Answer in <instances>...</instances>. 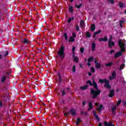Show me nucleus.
I'll use <instances>...</instances> for the list:
<instances>
[{"label": "nucleus", "instance_id": "1", "mask_svg": "<svg viewBox=\"0 0 126 126\" xmlns=\"http://www.w3.org/2000/svg\"><path fill=\"white\" fill-rule=\"evenodd\" d=\"M86 83L87 84H89L90 86H94V89L91 88V93L93 94L92 98L96 99L101 94V90H98V85H97L95 80L93 81V83L90 80H88L86 82Z\"/></svg>", "mask_w": 126, "mask_h": 126}, {"label": "nucleus", "instance_id": "2", "mask_svg": "<svg viewBox=\"0 0 126 126\" xmlns=\"http://www.w3.org/2000/svg\"><path fill=\"white\" fill-rule=\"evenodd\" d=\"M118 44L121 50V51L118 52L114 55V57L115 58V59H117L119 57H122V56L123 55V53H122V52L124 53V52L126 51V44L122 42V39L119 40Z\"/></svg>", "mask_w": 126, "mask_h": 126}, {"label": "nucleus", "instance_id": "3", "mask_svg": "<svg viewBox=\"0 0 126 126\" xmlns=\"http://www.w3.org/2000/svg\"><path fill=\"white\" fill-rule=\"evenodd\" d=\"M60 58L61 61H63L65 57V53L64 52V47L62 45L61 48L58 50L57 58Z\"/></svg>", "mask_w": 126, "mask_h": 126}, {"label": "nucleus", "instance_id": "4", "mask_svg": "<svg viewBox=\"0 0 126 126\" xmlns=\"http://www.w3.org/2000/svg\"><path fill=\"white\" fill-rule=\"evenodd\" d=\"M1 100H0V108H2V107H6L8 97L7 96L3 95L1 96Z\"/></svg>", "mask_w": 126, "mask_h": 126}, {"label": "nucleus", "instance_id": "5", "mask_svg": "<svg viewBox=\"0 0 126 126\" xmlns=\"http://www.w3.org/2000/svg\"><path fill=\"white\" fill-rule=\"evenodd\" d=\"M115 96V90L112 89L109 91V94H108V97L112 98Z\"/></svg>", "mask_w": 126, "mask_h": 126}, {"label": "nucleus", "instance_id": "6", "mask_svg": "<svg viewBox=\"0 0 126 126\" xmlns=\"http://www.w3.org/2000/svg\"><path fill=\"white\" fill-rule=\"evenodd\" d=\"M112 77H109V79L110 80H113V79H115L116 78V76L117 75V73H116V71H113L111 74Z\"/></svg>", "mask_w": 126, "mask_h": 126}, {"label": "nucleus", "instance_id": "7", "mask_svg": "<svg viewBox=\"0 0 126 126\" xmlns=\"http://www.w3.org/2000/svg\"><path fill=\"white\" fill-rule=\"evenodd\" d=\"M22 42L23 44H26V45L28 44H30L31 42L28 39H27V38H25L22 40Z\"/></svg>", "mask_w": 126, "mask_h": 126}, {"label": "nucleus", "instance_id": "8", "mask_svg": "<svg viewBox=\"0 0 126 126\" xmlns=\"http://www.w3.org/2000/svg\"><path fill=\"white\" fill-rule=\"evenodd\" d=\"M103 104H100L97 108H96V110L98 111V113H102V110H103Z\"/></svg>", "mask_w": 126, "mask_h": 126}, {"label": "nucleus", "instance_id": "9", "mask_svg": "<svg viewBox=\"0 0 126 126\" xmlns=\"http://www.w3.org/2000/svg\"><path fill=\"white\" fill-rule=\"evenodd\" d=\"M108 46L110 49H112L113 47H115V42L114 41L108 42Z\"/></svg>", "mask_w": 126, "mask_h": 126}, {"label": "nucleus", "instance_id": "10", "mask_svg": "<svg viewBox=\"0 0 126 126\" xmlns=\"http://www.w3.org/2000/svg\"><path fill=\"white\" fill-rule=\"evenodd\" d=\"M98 41H99V42H107L108 37L107 36H105L104 38H99Z\"/></svg>", "mask_w": 126, "mask_h": 126}, {"label": "nucleus", "instance_id": "11", "mask_svg": "<svg viewBox=\"0 0 126 126\" xmlns=\"http://www.w3.org/2000/svg\"><path fill=\"white\" fill-rule=\"evenodd\" d=\"M93 114H94V116L95 119H96V120H97V121H98V122L100 121V118L97 115V113H96V111L95 110L93 111Z\"/></svg>", "mask_w": 126, "mask_h": 126}, {"label": "nucleus", "instance_id": "12", "mask_svg": "<svg viewBox=\"0 0 126 126\" xmlns=\"http://www.w3.org/2000/svg\"><path fill=\"white\" fill-rule=\"evenodd\" d=\"M69 113L72 116H75V115H76V112L75 111V110H74V109L73 108L70 110Z\"/></svg>", "mask_w": 126, "mask_h": 126}, {"label": "nucleus", "instance_id": "13", "mask_svg": "<svg viewBox=\"0 0 126 126\" xmlns=\"http://www.w3.org/2000/svg\"><path fill=\"white\" fill-rule=\"evenodd\" d=\"M108 81L106 79H100L99 80V82L101 84H103V83H105L106 84L108 82Z\"/></svg>", "mask_w": 126, "mask_h": 126}, {"label": "nucleus", "instance_id": "14", "mask_svg": "<svg viewBox=\"0 0 126 126\" xmlns=\"http://www.w3.org/2000/svg\"><path fill=\"white\" fill-rule=\"evenodd\" d=\"M115 125H113V123L112 122H104V126H114Z\"/></svg>", "mask_w": 126, "mask_h": 126}, {"label": "nucleus", "instance_id": "15", "mask_svg": "<svg viewBox=\"0 0 126 126\" xmlns=\"http://www.w3.org/2000/svg\"><path fill=\"white\" fill-rule=\"evenodd\" d=\"M100 33H102V31H101V30H99L97 32H94L93 38H95L96 35H98V34H100Z\"/></svg>", "mask_w": 126, "mask_h": 126}, {"label": "nucleus", "instance_id": "16", "mask_svg": "<svg viewBox=\"0 0 126 126\" xmlns=\"http://www.w3.org/2000/svg\"><path fill=\"white\" fill-rule=\"evenodd\" d=\"M109 81H107V82L104 85V87H106V88H108V89H111V86L109 84Z\"/></svg>", "mask_w": 126, "mask_h": 126}, {"label": "nucleus", "instance_id": "17", "mask_svg": "<svg viewBox=\"0 0 126 126\" xmlns=\"http://www.w3.org/2000/svg\"><path fill=\"white\" fill-rule=\"evenodd\" d=\"M95 49H96V43L95 42L92 43V50L93 51H95Z\"/></svg>", "mask_w": 126, "mask_h": 126}, {"label": "nucleus", "instance_id": "18", "mask_svg": "<svg viewBox=\"0 0 126 126\" xmlns=\"http://www.w3.org/2000/svg\"><path fill=\"white\" fill-rule=\"evenodd\" d=\"M95 68L97 69H100L101 68V63H100L95 64Z\"/></svg>", "mask_w": 126, "mask_h": 126}, {"label": "nucleus", "instance_id": "19", "mask_svg": "<svg viewBox=\"0 0 126 126\" xmlns=\"http://www.w3.org/2000/svg\"><path fill=\"white\" fill-rule=\"evenodd\" d=\"M58 76L59 80V84H61V83H62V75H61V73H58Z\"/></svg>", "mask_w": 126, "mask_h": 126}, {"label": "nucleus", "instance_id": "20", "mask_svg": "<svg viewBox=\"0 0 126 126\" xmlns=\"http://www.w3.org/2000/svg\"><path fill=\"white\" fill-rule=\"evenodd\" d=\"M80 25L81 28H82V27H84V25H85V22H84V21H83V20H81L80 22Z\"/></svg>", "mask_w": 126, "mask_h": 126}, {"label": "nucleus", "instance_id": "21", "mask_svg": "<svg viewBox=\"0 0 126 126\" xmlns=\"http://www.w3.org/2000/svg\"><path fill=\"white\" fill-rule=\"evenodd\" d=\"M81 122V119L80 118V117L78 118L76 120V125L77 126H79V124H80Z\"/></svg>", "mask_w": 126, "mask_h": 126}, {"label": "nucleus", "instance_id": "22", "mask_svg": "<svg viewBox=\"0 0 126 126\" xmlns=\"http://www.w3.org/2000/svg\"><path fill=\"white\" fill-rule=\"evenodd\" d=\"M95 29H96V26L94 24H93L91 26V31H95Z\"/></svg>", "mask_w": 126, "mask_h": 126}, {"label": "nucleus", "instance_id": "23", "mask_svg": "<svg viewBox=\"0 0 126 126\" xmlns=\"http://www.w3.org/2000/svg\"><path fill=\"white\" fill-rule=\"evenodd\" d=\"M75 41V39H74V38L73 37L70 36L69 38V40H68L69 42L73 43V42H74Z\"/></svg>", "mask_w": 126, "mask_h": 126}, {"label": "nucleus", "instance_id": "24", "mask_svg": "<svg viewBox=\"0 0 126 126\" xmlns=\"http://www.w3.org/2000/svg\"><path fill=\"white\" fill-rule=\"evenodd\" d=\"M88 88V85H85L84 86L80 87L81 90H86Z\"/></svg>", "mask_w": 126, "mask_h": 126}, {"label": "nucleus", "instance_id": "25", "mask_svg": "<svg viewBox=\"0 0 126 126\" xmlns=\"http://www.w3.org/2000/svg\"><path fill=\"white\" fill-rule=\"evenodd\" d=\"M113 63H114L113 62H110L107 63H105V66H106L107 67H111L112 66V65H113Z\"/></svg>", "mask_w": 126, "mask_h": 126}, {"label": "nucleus", "instance_id": "26", "mask_svg": "<svg viewBox=\"0 0 126 126\" xmlns=\"http://www.w3.org/2000/svg\"><path fill=\"white\" fill-rule=\"evenodd\" d=\"M61 92L62 93V96H64L66 94L65 90L64 89L61 90Z\"/></svg>", "mask_w": 126, "mask_h": 126}, {"label": "nucleus", "instance_id": "27", "mask_svg": "<svg viewBox=\"0 0 126 126\" xmlns=\"http://www.w3.org/2000/svg\"><path fill=\"white\" fill-rule=\"evenodd\" d=\"M94 61V57H90L88 60V63H91V62H93Z\"/></svg>", "mask_w": 126, "mask_h": 126}, {"label": "nucleus", "instance_id": "28", "mask_svg": "<svg viewBox=\"0 0 126 126\" xmlns=\"http://www.w3.org/2000/svg\"><path fill=\"white\" fill-rule=\"evenodd\" d=\"M116 110H117V106H114L113 107H112L111 111L113 114H114Z\"/></svg>", "mask_w": 126, "mask_h": 126}, {"label": "nucleus", "instance_id": "29", "mask_svg": "<svg viewBox=\"0 0 126 126\" xmlns=\"http://www.w3.org/2000/svg\"><path fill=\"white\" fill-rule=\"evenodd\" d=\"M6 79V77L5 76H3L1 78V82L3 83L4 81H5V80Z\"/></svg>", "mask_w": 126, "mask_h": 126}, {"label": "nucleus", "instance_id": "30", "mask_svg": "<svg viewBox=\"0 0 126 126\" xmlns=\"http://www.w3.org/2000/svg\"><path fill=\"white\" fill-rule=\"evenodd\" d=\"M75 7H76L78 9H79V8L82 7V4H80L79 5L75 4Z\"/></svg>", "mask_w": 126, "mask_h": 126}, {"label": "nucleus", "instance_id": "31", "mask_svg": "<svg viewBox=\"0 0 126 126\" xmlns=\"http://www.w3.org/2000/svg\"><path fill=\"white\" fill-rule=\"evenodd\" d=\"M86 37H87V38H90V37H91V33H90V32H87L86 33Z\"/></svg>", "mask_w": 126, "mask_h": 126}, {"label": "nucleus", "instance_id": "32", "mask_svg": "<svg viewBox=\"0 0 126 126\" xmlns=\"http://www.w3.org/2000/svg\"><path fill=\"white\" fill-rule=\"evenodd\" d=\"M126 66V65L125 64V63H123L120 67V70H122L123 69H124V68H125V66Z\"/></svg>", "mask_w": 126, "mask_h": 126}, {"label": "nucleus", "instance_id": "33", "mask_svg": "<svg viewBox=\"0 0 126 126\" xmlns=\"http://www.w3.org/2000/svg\"><path fill=\"white\" fill-rule=\"evenodd\" d=\"M124 22H125V21H123V20H121L119 22L120 23V27H121V28H123V24H124Z\"/></svg>", "mask_w": 126, "mask_h": 126}, {"label": "nucleus", "instance_id": "34", "mask_svg": "<svg viewBox=\"0 0 126 126\" xmlns=\"http://www.w3.org/2000/svg\"><path fill=\"white\" fill-rule=\"evenodd\" d=\"M125 5V4L122 2H119V7L121 8H123Z\"/></svg>", "mask_w": 126, "mask_h": 126}, {"label": "nucleus", "instance_id": "35", "mask_svg": "<svg viewBox=\"0 0 126 126\" xmlns=\"http://www.w3.org/2000/svg\"><path fill=\"white\" fill-rule=\"evenodd\" d=\"M88 106L89 108H93V103H92V102L90 101L88 104Z\"/></svg>", "mask_w": 126, "mask_h": 126}, {"label": "nucleus", "instance_id": "36", "mask_svg": "<svg viewBox=\"0 0 126 126\" xmlns=\"http://www.w3.org/2000/svg\"><path fill=\"white\" fill-rule=\"evenodd\" d=\"M69 11H70V12H73V6H71L69 7Z\"/></svg>", "mask_w": 126, "mask_h": 126}, {"label": "nucleus", "instance_id": "37", "mask_svg": "<svg viewBox=\"0 0 126 126\" xmlns=\"http://www.w3.org/2000/svg\"><path fill=\"white\" fill-rule=\"evenodd\" d=\"M81 114L84 115V116H88V113L84 111H81Z\"/></svg>", "mask_w": 126, "mask_h": 126}, {"label": "nucleus", "instance_id": "38", "mask_svg": "<svg viewBox=\"0 0 126 126\" xmlns=\"http://www.w3.org/2000/svg\"><path fill=\"white\" fill-rule=\"evenodd\" d=\"M72 72H76V66L73 65L72 67Z\"/></svg>", "mask_w": 126, "mask_h": 126}, {"label": "nucleus", "instance_id": "39", "mask_svg": "<svg viewBox=\"0 0 126 126\" xmlns=\"http://www.w3.org/2000/svg\"><path fill=\"white\" fill-rule=\"evenodd\" d=\"M79 61V60L77 58V57H75L74 58V62H75V63H78V61Z\"/></svg>", "mask_w": 126, "mask_h": 126}, {"label": "nucleus", "instance_id": "40", "mask_svg": "<svg viewBox=\"0 0 126 126\" xmlns=\"http://www.w3.org/2000/svg\"><path fill=\"white\" fill-rule=\"evenodd\" d=\"M64 37L66 41H67L68 40V37H67V34L66 33H64Z\"/></svg>", "mask_w": 126, "mask_h": 126}, {"label": "nucleus", "instance_id": "41", "mask_svg": "<svg viewBox=\"0 0 126 126\" xmlns=\"http://www.w3.org/2000/svg\"><path fill=\"white\" fill-rule=\"evenodd\" d=\"M76 30L78 32L80 31V29L79 28V26L78 25H76Z\"/></svg>", "mask_w": 126, "mask_h": 126}, {"label": "nucleus", "instance_id": "42", "mask_svg": "<svg viewBox=\"0 0 126 126\" xmlns=\"http://www.w3.org/2000/svg\"><path fill=\"white\" fill-rule=\"evenodd\" d=\"M80 52H81V54H83V53H84V48L81 47L80 49Z\"/></svg>", "mask_w": 126, "mask_h": 126}, {"label": "nucleus", "instance_id": "43", "mask_svg": "<svg viewBox=\"0 0 126 126\" xmlns=\"http://www.w3.org/2000/svg\"><path fill=\"white\" fill-rule=\"evenodd\" d=\"M108 2H110L111 4H114V3H115V1H114V0H108Z\"/></svg>", "mask_w": 126, "mask_h": 126}, {"label": "nucleus", "instance_id": "44", "mask_svg": "<svg viewBox=\"0 0 126 126\" xmlns=\"http://www.w3.org/2000/svg\"><path fill=\"white\" fill-rule=\"evenodd\" d=\"M91 71L93 72V73H94L95 72V68H94V67H92L91 68Z\"/></svg>", "mask_w": 126, "mask_h": 126}, {"label": "nucleus", "instance_id": "45", "mask_svg": "<svg viewBox=\"0 0 126 126\" xmlns=\"http://www.w3.org/2000/svg\"><path fill=\"white\" fill-rule=\"evenodd\" d=\"M72 36L71 37H73L75 39V38H76V34L74 32L72 33Z\"/></svg>", "mask_w": 126, "mask_h": 126}, {"label": "nucleus", "instance_id": "46", "mask_svg": "<svg viewBox=\"0 0 126 126\" xmlns=\"http://www.w3.org/2000/svg\"><path fill=\"white\" fill-rule=\"evenodd\" d=\"M112 40H113V36L112 35H110V38L108 40V42H113Z\"/></svg>", "mask_w": 126, "mask_h": 126}, {"label": "nucleus", "instance_id": "47", "mask_svg": "<svg viewBox=\"0 0 126 126\" xmlns=\"http://www.w3.org/2000/svg\"><path fill=\"white\" fill-rule=\"evenodd\" d=\"M4 57H7L8 56V52L5 51V53L4 54Z\"/></svg>", "mask_w": 126, "mask_h": 126}, {"label": "nucleus", "instance_id": "48", "mask_svg": "<svg viewBox=\"0 0 126 126\" xmlns=\"http://www.w3.org/2000/svg\"><path fill=\"white\" fill-rule=\"evenodd\" d=\"M122 103V100H119L117 103V106H119V105H120L121 103Z\"/></svg>", "mask_w": 126, "mask_h": 126}, {"label": "nucleus", "instance_id": "49", "mask_svg": "<svg viewBox=\"0 0 126 126\" xmlns=\"http://www.w3.org/2000/svg\"><path fill=\"white\" fill-rule=\"evenodd\" d=\"M68 115H69V112L64 113V117H67V116H68Z\"/></svg>", "mask_w": 126, "mask_h": 126}, {"label": "nucleus", "instance_id": "50", "mask_svg": "<svg viewBox=\"0 0 126 126\" xmlns=\"http://www.w3.org/2000/svg\"><path fill=\"white\" fill-rule=\"evenodd\" d=\"M86 104V100H84V101L82 102L83 106H85Z\"/></svg>", "mask_w": 126, "mask_h": 126}, {"label": "nucleus", "instance_id": "51", "mask_svg": "<svg viewBox=\"0 0 126 126\" xmlns=\"http://www.w3.org/2000/svg\"><path fill=\"white\" fill-rule=\"evenodd\" d=\"M113 53H115V50H111L110 52V55H112V54H113Z\"/></svg>", "mask_w": 126, "mask_h": 126}, {"label": "nucleus", "instance_id": "52", "mask_svg": "<svg viewBox=\"0 0 126 126\" xmlns=\"http://www.w3.org/2000/svg\"><path fill=\"white\" fill-rule=\"evenodd\" d=\"M71 22V18H69L68 19V23H70Z\"/></svg>", "mask_w": 126, "mask_h": 126}, {"label": "nucleus", "instance_id": "53", "mask_svg": "<svg viewBox=\"0 0 126 126\" xmlns=\"http://www.w3.org/2000/svg\"><path fill=\"white\" fill-rule=\"evenodd\" d=\"M75 51V47L73 46V47L72 48V51L74 52Z\"/></svg>", "mask_w": 126, "mask_h": 126}, {"label": "nucleus", "instance_id": "54", "mask_svg": "<svg viewBox=\"0 0 126 126\" xmlns=\"http://www.w3.org/2000/svg\"><path fill=\"white\" fill-rule=\"evenodd\" d=\"M92 75V72H89L88 73V76H91Z\"/></svg>", "mask_w": 126, "mask_h": 126}, {"label": "nucleus", "instance_id": "55", "mask_svg": "<svg viewBox=\"0 0 126 126\" xmlns=\"http://www.w3.org/2000/svg\"><path fill=\"white\" fill-rule=\"evenodd\" d=\"M92 109H93V108H92V107H89V108L88 109V111H90L91 110H92Z\"/></svg>", "mask_w": 126, "mask_h": 126}, {"label": "nucleus", "instance_id": "56", "mask_svg": "<svg viewBox=\"0 0 126 126\" xmlns=\"http://www.w3.org/2000/svg\"><path fill=\"white\" fill-rule=\"evenodd\" d=\"M80 67L82 68L83 67V65H82V64H80Z\"/></svg>", "mask_w": 126, "mask_h": 126}, {"label": "nucleus", "instance_id": "57", "mask_svg": "<svg viewBox=\"0 0 126 126\" xmlns=\"http://www.w3.org/2000/svg\"><path fill=\"white\" fill-rule=\"evenodd\" d=\"M88 66H90V65H91V63H90V62H88Z\"/></svg>", "mask_w": 126, "mask_h": 126}, {"label": "nucleus", "instance_id": "58", "mask_svg": "<svg viewBox=\"0 0 126 126\" xmlns=\"http://www.w3.org/2000/svg\"><path fill=\"white\" fill-rule=\"evenodd\" d=\"M94 105H95V106H99V103L96 102V103H94Z\"/></svg>", "mask_w": 126, "mask_h": 126}, {"label": "nucleus", "instance_id": "59", "mask_svg": "<svg viewBox=\"0 0 126 126\" xmlns=\"http://www.w3.org/2000/svg\"><path fill=\"white\" fill-rule=\"evenodd\" d=\"M97 63V60L94 59V63Z\"/></svg>", "mask_w": 126, "mask_h": 126}, {"label": "nucleus", "instance_id": "60", "mask_svg": "<svg viewBox=\"0 0 126 126\" xmlns=\"http://www.w3.org/2000/svg\"><path fill=\"white\" fill-rule=\"evenodd\" d=\"M75 54H73L72 55V58H73V59H74V58H75Z\"/></svg>", "mask_w": 126, "mask_h": 126}, {"label": "nucleus", "instance_id": "61", "mask_svg": "<svg viewBox=\"0 0 126 126\" xmlns=\"http://www.w3.org/2000/svg\"><path fill=\"white\" fill-rule=\"evenodd\" d=\"M98 126H102V123H99L98 124Z\"/></svg>", "mask_w": 126, "mask_h": 126}, {"label": "nucleus", "instance_id": "62", "mask_svg": "<svg viewBox=\"0 0 126 126\" xmlns=\"http://www.w3.org/2000/svg\"><path fill=\"white\" fill-rule=\"evenodd\" d=\"M120 92V89H118L116 90V92Z\"/></svg>", "mask_w": 126, "mask_h": 126}, {"label": "nucleus", "instance_id": "63", "mask_svg": "<svg viewBox=\"0 0 126 126\" xmlns=\"http://www.w3.org/2000/svg\"><path fill=\"white\" fill-rule=\"evenodd\" d=\"M2 58V56L0 54V60H1Z\"/></svg>", "mask_w": 126, "mask_h": 126}, {"label": "nucleus", "instance_id": "64", "mask_svg": "<svg viewBox=\"0 0 126 126\" xmlns=\"http://www.w3.org/2000/svg\"><path fill=\"white\" fill-rule=\"evenodd\" d=\"M1 90H3V89L0 87V91H1Z\"/></svg>", "mask_w": 126, "mask_h": 126}]
</instances>
